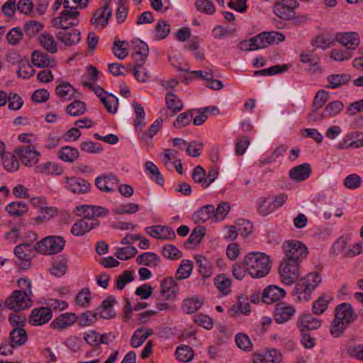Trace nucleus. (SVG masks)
<instances>
[{
	"mask_svg": "<svg viewBox=\"0 0 363 363\" xmlns=\"http://www.w3.org/2000/svg\"><path fill=\"white\" fill-rule=\"evenodd\" d=\"M357 319V315L349 303L337 305L335 309V317L331 322L330 331L333 337H340L345 330Z\"/></svg>",
	"mask_w": 363,
	"mask_h": 363,
	"instance_id": "nucleus-1",
	"label": "nucleus"
},
{
	"mask_svg": "<svg viewBox=\"0 0 363 363\" xmlns=\"http://www.w3.org/2000/svg\"><path fill=\"white\" fill-rule=\"evenodd\" d=\"M244 264L252 279L266 277L271 270L269 257L260 252H250L244 257Z\"/></svg>",
	"mask_w": 363,
	"mask_h": 363,
	"instance_id": "nucleus-2",
	"label": "nucleus"
},
{
	"mask_svg": "<svg viewBox=\"0 0 363 363\" xmlns=\"http://www.w3.org/2000/svg\"><path fill=\"white\" fill-rule=\"evenodd\" d=\"M300 6L296 0H277L272 6V13L283 21L302 22L306 21L305 16H297L296 9Z\"/></svg>",
	"mask_w": 363,
	"mask_h": 363,
	"instance_id": "nucleus-3",
	"label": "nucleus"
},
{
	"mask_svg": "<svg viewBox=\"0 0 363 363\" xmlns=\"http://www.w3.org/2000/svg\"><path fill=\"white\" fill-rule=\"evenodd\" d=\"M321 282V277L318 272L308 273L301 279L296 285L294 296L299 301H307L311 298V293Z\"/></svg>",
	"mask_w": 363,
	"mask_h": 363,
	"instance_id": "nucleus-4",
	"label": "nucleus"
},
{
	"mask_svg": "<svg viewBox=\"0 0 363 363\" xmlns=\"http://www.w3.org/2000/svg\"><path fill=\"white\" fill-rule=\"evenodd\" d=\"M79 16L76 6L69 4V7L64 6L60 16L53 18L51 23L53 27L60 30L72 28L79 25Z\"/></svg>",
	"mask_w": 363,
	"mask_h": 363,
	"instance_id": "nucleus-5",
	"label": "nucleus"
},
{
	"mask_svg": "<svg viewBox=\"0 0 363 363\" xmlns=\"http://www.w3.org/2000/svg\"><path fill=\"white\" fill-rule=\"evenodd\" d=\"M284 259L301 264L306 258L308 251L307 247L301 241L288 240L283 243Z\"/></svg>",
	"mask_w": 363,
	"mask_h": 363,
	"instance_id": "nucleus-6",
	"label": "nucleus"
},
{
	"mask_svg": "<svg viewBox=\"0 0 363 363\" xmlns=\"http://www.w3.org/2000/svg\"><path fill=\"white\" fill-rule=\"evenodd\" d=\"M65 245V239L60 235H49L37 242V252L51 255L61 252Z\"/></svg>",
	"mask_w": 363,
	"mask_h": 363,
	"instance_id": "nucleus-7",
	"label": "nucleus"
},
{
	"mask_svg": "<svg viewBox=\"0 0 363 363\" xmlns=\"http://www.w3.org/2000/svg\"><path fill=\"white\" fill-rule=\"evenodd\" d=\"M279 273L281 282L286 286H291L297 281L300 275V264L283 259L279 267Z\"/></svg>",
	"mask_w": 363,
	"mask_h": 363,
	"instance_id": "nucleus-8",
	"label": "nucleus"
},
{
	"mask_svg": "<svg viewBox=\"0 0 363 363\" xmlns=\"http://www.w3.org/2000/svg\"><path fill=\"white\" fill-rule=\"evenodd\" d=\"M102 1L103 5L94 12L90 20L91 24L100 30H103L108 25L113 15V9L111 6V0Z\"/></svg>",
	"mask_w": 363,
	"mask_h": 363,
	"instance_id": "nucleus-9",
	"label": "nucleus"
},
{
	"mask_svg": "<svg viewBox=\"0 0 363 363\" xmlns=\"http://www.w3.org/2000/svg\"><path fill=\"white\" fill-rule=\"evenodd\" d=\"M23 291L15 290L6 299L5 305L10 310L14 311H23L28 308L32 305L30 296Z\"/></svg>",
	"mask_w": 363,
	"mask_h": 363,
	"instance_id": "nucleus-10",
	"label": "nucleus"
},
{
	"mask_svg": "<svg viewBox=\"0 0 363 363\" xmlns=\"http://www.w3.org/2000/svg\"><path fill=\"white\" fill-rule=\"evenodd\" d=\"M15 154L26 166L31 167L35 164L39 160L40 152L37 151L33 145H22L15 148Z\"/></svg>",
	"mask_w": 363,
	"mask_h": 363,
	"instance_id": "nucleus-11",
	"label": "nucleus"
},
{
	"mask_svg": "<svg viewBox=\"0 0 363 363\" xmlns=\"http://www.w3.org/2000/svg\"><path fill=\"white\" fill-rule=\"evenodd\" d=\"M74 213L84 219H95L96 217H105L108 211L104 207L93 205H80L75 207Z\"/></svg>",
	"mask_w": 363,
	"mask_h": 363,
	"instance_id": "nucleus-12",
	"label": "nucleus"
},
{
	"mask_svg": "<svg viewBox=\"0 0 363 363\" xmlns=\"http://www.w3.org/2000/svg\"><path fill=\"white\" fill-rule=\"evenodd\" d=\"M344 109V104L342 101L335 100L328 103L324 108L322 113L318 116H315L313 113H309L310 120L313 121H322L323 119L335 117L340 114Z\"/></svg>",
	"mask_w": 363,
	"mask_h": 363,
	"instance_id": "nucleus-13",
	"label": "nucleus"
},
{
	"mask_svg": "<svg viewBox=\"0 0 363 363\" xmlns=\"http://www.w3.org/2000/svg\"><path fill=\"white\" fill-rule=\"evenodd\" d=\"M52 318L50 308L40 306L33 308L28 318V323L33 326H41L48 323Z\"/></svg>",
	"mask_w": 363,
	"mask_h": 363,
	"instance_id": "nucleus-14",
	"label": "nucleus"
},
{
	"mask_svg": "<svg viewBox=\"0 0 363 363\" xmlns=\"http://www.w3.org/2000/svg\"><path fill=\"white\" fill-rule=\"evenodd\" d=\"M296 312V311L294 306L286 303H278L275 306L274 319L278 324L285 323L294 316Z\"/></svg>",
	"mask_w": 363,
	"mask_h": 363,
	"instance_id": "nucleus-15",
	"label": "nucleus"
},
{
	"mask_svg": "<svg viewBox=\"0 0 363 363\" xmlns=\"http://www.w3.org/2000/svg\"><path fill=\"white\" fill-rule=\"evenodd\" d=\"M118 184V179L112 174H101L95 179L96 188L103 192L112 193L115 191Z\"/></svg>",
	"mask_w": 363,
	"mask_h": 363,
	"instance_id": "nucleus-16",
	"label": "nucleus"
},
{
	"mask_svg": "<svg viewBox=\"0 0 363 363\" xmlns=\"http://www.w3.org/2000/svg\"><path fill=\"white\" fill-rule=\"evenodd\" d=\"M335 42L340 43L348 50H354L359 44V36L356 32H340L335 33Z\"/></svg>",
	"mask_w": 363,
	"mask_h": 363,
	"instance_id": "nucleus-17",
	"label": "nucleus"
},
{
	"mask_svg": "<svg viewBox=\"0 0 363 363\" xmlns=\"http://www.w3.org/2000/svg\"><path fill=\"white\" fill-rule=\"evenodd\" d=\"M145 232L154 238L160 240H173L176 234L173 229L169 226L152 225L145 228Z\"/></svg>",
	"mask_w": 363,
	"mask_h": 363,
	"instance_id": "nucleus-18",
	"label": "nucleus"
},
{
	"mask_svg": "<svg viewBox=\"0 0 363 363\" xmlns=\"http://www.w3.org/2000/svg\"><path fill=\"white\" fill-rule=\"evenodd\" d=\"M285 296L286 291L284 289L276 285H270L264 289L262 301L266 304H272L281 301Z\"/></svg>",
	"mask_w": 363,
	"mask_h": 363,
	"instance_id": "nucleus-19",
	"label": "nucleus"
},
{
	"mask_svg": "<svg viewBox=\"0 0 363 363\" xmlns=\"http://www.w3.org/2000/svg\"><path fill=\"white\" fill-rule=\"evenodd\" d=\"M99 225V221L96 219H80L73 224L71 233L74 236H82Z\"/></svg>",
	"mask_w": 363,
	"mask_h": 363,
	"instance_id": "nucleus-20",
	"label": "nucleus"
},
{
	"mask_svg": "<svg viewBox=\"0 0 363 363\" xmlns=\"http://www.w3.org/2000/svg\"><path fill=\"white\" fill-rule=\"evenodd\" d=\"M56 37L58 40L67 46L77 44L81 40V33L77 29L66 28L59 30Z\"/></svg>",
	"mask_w": 363,
	"mask_h": 363,
	"instance_id": "nucleus-21",
	"label": "nucleus"
},
{
	"mask_svg": "<svg viewBox=\"0 0 363 363\" xmlns=\"http://www.w3.org/2000/svg\"><path fill=\"white\" fill-rule=\"evenodd\" d=\"M66 189L75 194H86L90 189V184L80 177H66Z\"/></svg>",
	"mask_w": 363,
	"mask_h": 363,
	"instance_id": "nucleus-22",
	"label": "nucleus"
},
{
	"mask_svg": "<svg viewBox=\"0 0 363 363\" xmlns=\"http://www.w3.org/2000/svg\"><path fill=\"white\" fill-rule=\"evenodd\" d=\"M322 321L311 313L302 314L297 320V327L300 331L309 332L311 330H316L320 327Z\"/></svg>",
	"mask_w": 363,
	"mask_h": 363,
	"instance_id": "nucleus-23",
	"label": "nucleus"
},
{
	"mask_svg": "<svg viewBox=\"0 0 363 363\" xmlns=\"http://www.w3.org/2000/svg\"><path fill=\"white\" fill-rule=\"evenodd\" d=\"M77 320V316L74 313H65L55 318L50 324L53 329L63 330L72 325Z\"/></svg>",
	"mask_w": 363,
	"mask_h": 363,
	"instance_id": "nucleus-24",
	"label": "nucleus"
},
{
	"mask_svg": "<svg viewBox=\"0 0 363 363\" xmlns=\"http://www.w3.org/2000/svg\"><path fill=\"white\" fill-rule=\"evenodd\" d=\"M55 94L62 101H69L79 95V92L67 82H62L56 86Z\"/></svg>",
	"mask_w": 363,
	"mask_h": 363,
	"instance_id": "nucleus-25",
	"label": "nucleus"
},
{
	"mask_svg": "<svg viewBox=\"0 0 363 363\" xmlns=\"http://www.w3.org/2000/svg\"><path fill=\"white\" fill-rule=\"evenodd\" d=\"M311 174V165L303 163L291 168L289 170V176L291 180L300 182L306 180Z\"/></svg>",
	"mask_w": 363,
	"mask_h": 363,
	"instance_id": "nucleus-26",
	"label": "nucleus"
},
{
	"mask_svg": "<svg viewBox=\"0 0 363 363\" xmlns=\"http://www.w3.org/2000/svg\"><path fill=\"white\" fill-rule=\"evenodd\" d=\"M24 246L16 245L14 248V254L19 260L18 266L20 268L26 269L30 267L31 259L35 255L30 250H24Z\"/></svg>",
	"mask_w": 363,
	"mask_h": 363,
	"instance_id": "nucleus-27",
	"label": "nucleus"
},
{
	"mask_svg": "<svg viewBox=\"0 0 363 363\" xmlns=\"http://www.w3.org/2000/svg\"><path fill=\"white\" fill-rule=\"evenodd\" d=\"M195 259L199 265V273L203 279L210 278L214 272L213 263L203 255H196Z\"/></svg>",
	"mask_w": 363,
	"mask_h": 363,
	"instance_id": "nucleus-28",
	"label": "nucleus"
},
{
	"mask_svg": "<svg viewBox=\"0 0 363 363\" xmlns=\"http://www.w3.org/2000/svg\"><path fill=\"white\" fill-rule=\"evenodd\" d=\"M135 53L133 55L135 62L138 63L141 67L143 65L149 54L147 44L139 39L133 42Z\"/></svg>",
	"mask_w": 363,
	"mask_h": 363,
	"instance_id": "nucleus-29",
	"label": "nucleus"
},
{
	"mask_svg": "<svg viewBox=\"0 0 363 363\" xmlns=\"http://www.w3.org/2000/svg\"><path fill=\"white\" fill-rule=\"evenodd\" d=\"M161 293L166 295L167 298H173L179 294V286L172 277H166L161 282Z\"/></svg>",
	"mask_w": 363,
	"mask_h": 363,
	"instance_id": "nucleus-30",
	"label": "nucleus"
},
{
	"mask_svg": "<svg viewBox=\"0 0 363 363\" xmlns=\"http://www.w3.org/2000/svg\"><path fill=\"white\" fill-rule=\"evenodd\" d=\"M116 302V298L112 295L108 296L106 299H104L99 307L101 309L99 311L101 317L104 319L114 318L116 313L113 310V306Z\"/></svg>",
	"mask_w": 363,
	"mask_h": 363,
	"instance_id": "nucleus-31",
	"label": "nucleus"
},
{
	"mask_svg": "<svg viewBox=\"0 0 363 363\" xmlns=\"http://www.w3.org/2000/svg\"><path fill=\"white\" fill-rule=\"evenodd\" d=\"M335 33H326L317 35L313 40L312 45L316 48L323 50L330 48L335 43Z\"/></svg>",
	"mask_w": 363,
	"mask_h": 363,
	"instance_id": "nucleus-32",
	"label": "nucleus"
},
{
	"mask_svg": "<svg viewBox=\"0 0 363 363\" xmlns=\"http://www.w3.org/2000/svg\"><path fill=\"white\" fill-rule=\"evenodd\" d=\"M40 45L49 53L55 54L57 52V43L54 37L49 33L44 32L38 37Z\"/></svg>",
	"mask_w": 363,
	"mask_h": 363,
	"instance_id": "nucleus-33",
	"label": "nucleus"
},
{
	"mask_svg": "<svg viewBox=\"0 0 363 363\" xmlns=\"http://www.w3.org/2000/svg\"><path fill=\"white\" fill-rule=\"evenodd\" d=\"M166 106L169 110L173 116L180 112L184 105L182 100L172 91H169L165 96Z\"/></svg>",
	"mask_w": 363,
	"mask_h": 363,
	"instance_id": "nucleus-34",
	"label": "nucleus"
},
{
	"mask_svg": "<svg viewBox=\"0 0 363 363\" xmlns=\"http://www.w3.org/2000/svg\"><path fill=\"white\" fill-rule=\"evenodd\" d=\"M152 334V330L146 328H140L137 329L132 335L130 345L132 347H138L141 346L148 337Z\"/></svg>",
	"mask_w": 363,
	"mask_h": 363,
	"instance_id": "nucleus-35",
	"label": "nucleus"
},
{
	"mask_svg": "<svg viewBox=\"0 0 363 363\" xmlns=\"http://www.w3.org/2000/svg\"><path fill=\"white\" fill-rule=\"evenodd\" d=\"M136 262L140 265L155 267L160 264L161 259L157 254L147 252L138 255L136 258Z\"/></svg>",
	"mask_w": 363,
	"mask_h": 363,
	"instance_id": "nucleus-36",
	"label": "nucleus"
},
{
	"mask_svg": "<svg viewBox=\"0 0 363 363\" xmlns=\"http://www.w3.org/2000/svg\"><path fill=\"white\" fill-rule=\"evenodd\" d=\"M351 80V75L346 73L333 74L327 77L329 89H337L342 85L347 84Z\"/></svg>",
	"mask_w": 363,
	"mask_h": 363,
	"instance_id": "nucleus-37",
	"label": "nucleus"
},
{
	"mask_svg": "<svg viewBox=\"0 0 363 363\" xmlns=\"http://www.w3.org/2000/svg\"><path fill=\"white\" fill-rule=\"evenodd\" d=\"M57 155L62 161L73 163L79 157V152L77 148L66 145L60 148Z\"/></svg>",
	"mask_w": 363,
	"mask_h": 363,
	"instance_id": "nucleus-38",
	"label": "nucleus"
},
{
	"mask_svg": "<svg viewBox=\"0 0 363 363\" xmlns=\"http://www.w3.org/2000/svg\"><path fill=\"white\" fill-rule=\"evenodd\" d=\"M203 304V300L199 297L185 298L182 304V309L186 314H193L200 309Z\"/></svg>",
	"mask_w": 363,
	"mask_h": 363,
	"instance_id": "nucleus-39",
	"label": "nucleus"
},
{
	"mask_svg": "<svg viewBox=\"0 0 363 363\" xmlns=\"http://www.w3.org/2000/svg\"><path fill=\"white\" fill-rule=\"evenodd\" d=\"M33 64L38 67H48L54 62V59L47 53L40 50H35L31 55Z\"/></svg>",
	"mask_w": 363,
	"mask_h": 363,
	"instance_id": "nucleus-40",
	"label": "nucleus"
},
{
	"mask_svg": "<svg viewBox=\"0 0 363 363\" xmlns=\"http://www.w3.org/2000/svg\"><path fill=\"white\" fill-rule=\"evenodd\" d=\"M9 340L16 347L25 345L28 341L26 330L24 328H13L9 333Z\"/></svg>",
	"mask_w": 363,
	"mask_h": 363,
	"instance_id": "nucleus-41",
	"label": "nucleus"
},
{
	"mask_svg": "<svg viewBox=\"0 0 363 363\" xmlns=\"http://www.w3.org/2000/svg\"><path fill=\"white\" fill-rule=\"evenodd\" d=\"M145 172L151 180L160 186L164 185V178L160 172L158 167L152 162L148 161L145 162Z\"/></svg>",
	"mask_w": 363,
	"mask_h": 363,
	"instance_id": "nucleus-42",
	"label": "nucleus"
},
{
	"mask_svg": "<svg viewBox=\"0 0 363 363\" xmlns=\"http://www.w3.org/2000/svg\"><path fill=\"white\" fill-rule=\"evenodd\" d=\"M163 120L162 118L156 119L152 124L148 128V129L144 132L141 131V129H138L139 138L145 142L152 139L161 129L162 125Z\"/></svg>",
	"mask_w": 363,
	"mask_h": 363,
	"instance_id": "nucleus-43",
	"label": "nucleus"
},
{
	"mask_svg": "<svg viewBox=\"0 0 363 363\" xmlns=\"http://www.w3.org/2000/svg\"><path fill=\"white\" fill-rule=\"evenodd\" d=\"M35 171L38 173L44 174L60 175L62 172V167L54 162H47L36 166Z\"/></svg>",
	"mask_w": 363,
	"mask_h": 363,
	"instance_id": "nucleus-44",
	"label": "nucleus"
},
{
	"mask_svg": "<svg viewBox=\"0 0 363 363\" xmlns=\"http://www.w3.org/2000/svg\"><path fill=\"white\" fill-rule=\"evenodd\" d=\"M214 284L218 291L223 296L229 294L231 291V280L223 274H220L216 277Z\"/></svg>",
	"mask_w": 363,
	"mask_h": 363,
	"instance_id": "nucleus-45",
	"label": "nucleus"
},
{
	"mask_svg": "<svg viewBox=\"0 0 363 363\" xmlns=\"http://www.w3.org/2000/svg\"><path fill=\"white\" fill-rule=\"evenodd\" d=\"M67 269V258L65 255H61L53 262L50 272L55 277H61L65 274Z\"/></svg>",
	"mask_w": 363,
	"mask_h": 363,
	"instance_id": "nucleus-46",
	"label": "nucleus"
},
{
	"mask_svg": "<svg viewBox=\"0 0 363 363\" xmlns=\"http://www.w3.org/2000/svg\"><path fill=\"white\" fill-rule=\"evenodd\" d=\"M329 98L328 91L320 89L317 91L312 104V110L311 113H313L315 116H318V111L323 106Z\"/></svg>",
	"mask_w": 363,
	"mask_h": 363,
	"instance_id": "nucleus-47",
	"label": "nucleus"
},
{
	"mask_svg": "<svg viewBox=\"0 0 363 363\" xmlns=\"http://www.w3.org/2000/svg\"><path fill=\"white\" fill-rule=\"evenodd\" d=\"M86 105L79 100H74L68 104L65 108L66 113L71 116H79L86 111Z\"/></svg>",
	"mask_w": 363,
	"mask_h": 363,
	"instance_id": "nucleus-48",
	"label": "nucleus"
},
{
	"mask_svg": "<svg viewBox=\"0 0 363 363\" xmlns=\"http://www.w3.org/2000/svg\"><path fill=\"white\" fill-rule=\"evenodd\" d=\"M333 298L330 296L323 294L318 297V298L314 301L312 306V311L314 314L320 315L323 314L325 311L328 308V304Z\"/></svg>",
	"mask_w": 363,
	"mask_h": 363,
	"instance_id": "nucleus-49",
	"label": "nucleus"
},
{
	"mask_svg": "<svg viewBox=\"0 0 363 363\" xmlns=\"http://www.w3.org/2000/svg\"><path fill=\"white\" fill-rule=\"evenodd\" d=\"M193 270V263L189 259H182L176 272V278L178 280L187 279Z\"/></svg>",
	"mask_w": 363,
	"mask_h": 363,
	"instance_id": "nucleus-50",
	"label": "nucleus"
},
{
	"mask_svg": "<svg viewBox=\"0 0 363 363\" xmlns=\"http://www.w3.org/2000/svg\"><path fill=\"white\" fill-rule=\"evenodd\" d=\"M175 356L179 362H189L194 358V351L189 346L181 345L177 347Z\"/></svg>",
	"mask_w": 363,
	"mask_h": 363,
	"instance_id": "nucleus-51",
	"label": "nucleus"
},
{
	"mask_svg": "<svg viewBox=\"0 0 363 363\" xmlns=\"http://www.w3.org/2000/svg\"><path fill=\"white\" fill-rule=\"evenodd\" d=\"M215 207L213 205L208 204L200 208L195 213L196 222L204 223L215 216Z\"/></svg>",
	"mask_w": 363,
	"mask_h": 363,
	"instance_id": "nucleus-52",
	"label": "nucleus"
},
{
	"mask_svg": "<svg viewBox=\"0 0 363 363\" xmlns=\"http://www.w3.org/2000/svg\"><path fill=\"white\" fill-rule=\"evenodd\" d=\"M132 105L135 113V118L134 119L133 125L136 128V131L138 132V129H141L145 125V113L141 104H138L137 102H133Z\"/></svg>",
	"mask_w": 363,
	"mask_h": 363,
	"instance_id": "nucleus-53",
	"label": "nucleus"
},
{
	"mask_svg": "<svg viewBox=\"0 0 363 363\" xmlns=\"http://www.w3.org/2000/svg\"><path fill=\"white\" fill-rule=\"evenodd\" d=\"M1 158L4 167L9 172H15L18 169L19 162L15 155L10 152H5Z\"/></svg>",
	"mask_w": 363,
	"mask_h": 363,
	"instance_id": "nucleus-54",
	"label": "nucleus"
},
{
	"mask_svg": "<svg viewBox=\"0 0 363 363\" xmlns=\"http://www.w3.org/2000/svg\"><path fill=\"white\" fill-rule=\"evenodd\" d=\"M240 311L241 313L245 315H249L250 313V305L248 302V299L242 296H239L236 306H233L230 308L229 312L231 315Z\"/></svg>",
	"mask_w": 363,
	"mask_h": 363,
	"instance_id": "nucleus-55",
	"label": "nucleus"
},
{
	"mask_svg": "<svg viewBox=\"0 0 363 363\" xmlns=\"http://www.w3.org/2000/svg\"><path fill=\"white\" fill-rule=\"evenodd\" d=\"M9 214L13 216H20L28 211L26 204L22 201L11 202L6 206Z\"/></svg>",
	"mask_w": 363,
	"mask_h": 363,
	"instance_id": "nucleus-56",
	"label": "nucleus"
},
{
	"mask_svg": "<svg viewBox=\"0 0 363 363\" xmlns=\"http://www.w3.org/2000/svg\"><path fill=\"white\" fill-rule=\"evenodd\" d=\"M205 234L206 228L203 226H196L190 234L189 238L184 242L185 247H188V245L189 244H199L203 238Z\"/></svg>",
	"mask_w": 363,
	"mask_h": 363,
	"instance_id": "nucleus-57",
	"label": "nucleus"
},
{
	"mask_svg": "<svg viewBox=\"0 0 363 363\" xmlns=\"http://www.w3.org/2000/svg\"><path fill=\"white\" fill-rule=\"evenodd\" d=\"M287 65H277L270 67L256 70L254 72V76H272L279 73H282L288 70Z\"/></svg>",
	"mask_w": 363,
	"mask_h": 363,
	"instance_id": "nucleus-58",
	"label": "nucleus"
},
{
	"mask_svg": "<svg viewBox=\"0 0 363 363\" xmlns=\"http://www.w3.org/2000/svg\"><path fill=\"white\" fill-rule=\"evenodd\" d=\"M155 38L157 40L166 38L170 33V25L164 20H159L155 28Z\"/></svg>",
	"mask_w": 363,
	"mask_h": 363,
	"instance_id": "nucleus-59",
	"label": "nucleus"
},
{
	"mask_svg": "<svg viewBox=\"0 0 363 363\" xmlns=\"http://www.w3.org/2000/svg\"><path fill=\"white\" fill-rule=\"evenodd\" d=\"M161 254L166 258L174 260L182 257V252L173 245H165L161 250Z\"/></svg>",
	"mask_w": 363,
	"mask_h": 363,
	"instance_id": "nucleus-60",
	"label": "nucleus"
},
{
	"mask_svg": "<svg viewBox=\"0 0 363 363\" xmlns=\"http://www.w3.org/2000/svg\"><path fill=\"white\" fill-rule=\"evenodd\" d=\"M138 252V250L133 246L118 247L115 256L121 260H127L133 258Z\"/></svg>",
	"mask_w": 363,
	"mask_h": 363,
	"instance_id": "nucleus-61",
	"label": "nucleus"
},
{
	"mask_svg": "<svg viewBox=\"0 0 363 363\" xmlns=\"http://www.w3.org/2000/svg\"><path fill=\"white\" fill-rule=\"evenodd\" d=\"M101 101L104 105L108 112L115 113L117 111L118 101V98L112 94H105V96L101 99Z\"/></svg>",
	"mask_w": 363,
	"mask_h": 363,
	"instance_id": "nucleus-62",
	"label": "nucleus"
},
{
	"mask_svg": "<svg viewBox=\"0 0 363 363\" xmlns=\"http://www.w3.org/2000/svg\"><path fill=\"white\" fill-rule=\"evenodd\" d=\"M125 45H128L126 41H121L118 38H116L112 51L119 60H123L128 55V50L126 47H124Z\"/></svg>",
	"mask_w": 363,
	"mask_h": 363,
	"instance_id": "nucleus-63",
	"label": "nucleus"
},
{
	"mask_svg": "<svg viewBox=\"0 0 363 363\" xmlns=\"http://www.w3.org/2000/svg\"><path fill=\"white\" fill-rule=\"evenodd\" d=\"M194 117L193 111H187L180 113L175 121L173 123V126L176 128H180L188 125Z\"/></svg>",
	"mask_w": 363,
	"mask_h": 363,
	"instance_id": "nucleus-64",
	"label": "nucleus"
}]
</instances>
